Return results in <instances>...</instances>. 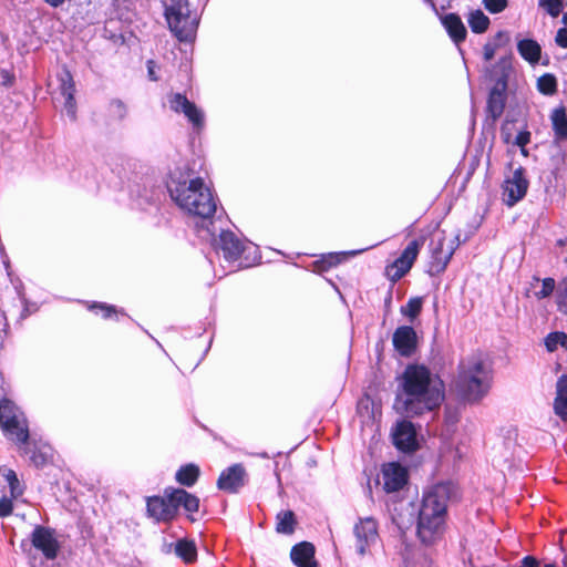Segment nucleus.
I'll return each mask as SVG.
<instances>
[{"label":"nucleus","instance_id":"nucleus-1","mask_svg":"<svg viewBox=\"0 0 567 567\" xmlns=\"http://www.w3.org/2000/svg\"><path fill=\"white\" fill-rule=\"evenodd\" d=\"M401 389L394 408L406 416L433 411L444 400L443 381L424 365H408L401 377Z\"/></svg>","mask_w":567,"mask_h":567},{"label":"nucleus","instance_id":"nucleus-2","mask_svg":"<svg viewBox=\"0 0 567 567\" xmlns=\"http://www.w3.org/2000/svg\"><path fill=\"white\" fill-rule=\"evenodd\" d=\"M168 190L172 199L186 214L199 218L202 224L197 226L204 237L213 238L215 229L213 217L217 210V199L212 189L200 177L182 179L172 177L168 182Z\"/></svg>","mask_w":567,"mask_h":567},{"label":"nucleus","instance_id":"nucleus-3","mask_svg":"<svg viewBox=\"0 0 567 567\" xmlns=\"http://www.w3.org/2000/svg\"><path fill=\"white\" fill-rule=\"evenodd\" d=\"M489 369L481 354H473L460 363L456 389L467 401H478L488 391Z\"/></svg>","mask_w":567,"mask_h":567},{"label":"nucleus","instance_id":"nucleus-4","mask_svg":"<svg viewBox=\"0 0 567 567\" xmlns=\"http://www.w3.org/2000/svg\"><path fill=\"white\" fill-rule=\"evenodd\" d=\"M165 18L169 30L179 41H192L195 38L198 18L186 1H173L166 6Z\"/></svg>","mask_w":567,"mask_h":567},{"label":"nucleus","instance_id":"nucleus-5","mask_svg":"<svg viewBox=\"0 0 567 567\" xmlns=\"http://www.w3.org/2000/svg\"><path fill=\"white\" fill-rule=\"evenodd\" d=\"M0 427L12 441L24 444L29 430L23 413L9 400L0 401Z\"/></svg>","mask_w":567,"mask_h":567},{"label":"nucleus","instance_id":"nucleus-6","mask_svg":"<svg viewBox=\"0 0 567 567\" xmlns=\"http://www.w3.org/2000/svg\"><path fill=\"white\" fill-rule=\"evenodd\" d=\"M458 245V235L447 237L444 230H439L433 235L430 244L433 272L441 274L445 270Z\"/></svg>","mask_w":567,"mask_h":567},{"label":"nucleus","instance_id":"nucleus-7","mask_svg":"<svg viewBox=\"0 0 567 567\" xmlns=\"http://www.w3.org/2000/svg\"><path fill=\"white\" fill-rule=\"evenodd\" d=\"M447 514L419 511L417 536L425 545L441 539L445 532Z\"/></svg>","mask_w":567,"mask_h":567},{"label":"nucleus","instance_id":"nucleus-8","mask_svg":"<svg viewBox=\"0 0 567 567\" xmlns=\"http://www.w3.org/2000/svg\"><path fill=\"white\" fill-rule=\"evenodd\" d=\"M455 495L450 483H439L424 491L420 511L447 514L449 504Z\"/></svg>","mask_w":567,"mask_h":567},{"label":"nucleus","instance_id":"nucleus-9","mask_svg":"<svg viewBox=\"0 0 567 567\" xmlns=\"http://www.w3.org/2000/svg\"><path fill=\"white\" fill-rule=\"evenodd\" d=\"M424 244V239H414L404 248L401 255L390 265L385 267V276L392 282H396L404 277L412 268L420 250Z\"/></svg>","mask_w":567,"mask_h":567},{"label":"nucleus","instance_id":"nucleus-10","mask_svg":"<svg viewBox=\"0 0 567 567\" xmlns=\"http://www.w3.org/2000/svg\"><path fill=\"white\" fill-rule=\"evenodd\" d=\"M355 548L364 556L379 539L378 523L372 517L360 518L353 526Z\"/></svg>","mask_w":567,"mask_h":567},{"label":"nucleus","instance_id":"nucleus-11","mask_svg":"<svg viewBox=\"0 0 567 567\" xmlns=\"http://www.w3.org/2000/svg\"><path fill=\"white\" fill-rule=\"evenodd\" d=\"M529 182L525 176L523 167L516 168L511 176H507L503 183V200L512 207L522 200L528 189Z\"/></svg>","mask_w":567,"mask_h":567},{"label":"nucleus","instance_id":"nucleus-12","mask_svg":"<svg viewBox=\"0 0 567 567\" xmlns=\"http://www.w3.org/2000/svg\"><path fill=\"white\" fill-rule=\"evenodd\" d=\"M218 247L224 254L225 259L229 261L238 260L244 254H247L246 259L251 254H256L257 247L251 243H244L233 231H221L219 235Z\"/></svg>","mask_w":567,"mask_h":567},{"label":"nucleus","instance_id":"nucleus-13","mask_svg":"<svg viewBox=\"0 0 567 567\" xmlns=\"http://www.w3.org/2000/svg\"><path fill=\"white\" fill-rule=\"evenodd\" d=\"M167 103L173 112L184 114L196 130H200L204 126V113L185 95L181 93H169L167 95Z\"/></svg>","mask_w":567,"mask_h":567},{"label":"nucleus","instance_id":"nucleus-14","mask_svg":"<svg viewBox=\"0 0 567 567\" xmlns=\"http://www.w3.org/2000/svg\"><path fill=\"white\" fill-rule=\"evenodd\" d=\"M147 514L156 522H168L172 520L177 512L175 502L172 496V488H167L164 492V496H151L147 497Z\"/></svg>","mask_w":567,"mask_h":567},{"label":"nucleus","instance_id":"nucleus-15","mask_svg":"<svg viewBox=\"0 0 567 567\" xmlns=\"http://www.w3.org/2000/svg\"><path fill=\"white\" fill-rule=\"evenodd\" d=\"M393 444L403 452H413L417 449L416 431L406 420L396 423L392 431Z\"/></svg>","mask_w":567,"mask_h":567},{"label":"nucleus","instance_id":"nucleus-16","mask_svg":"<svg viewBox=\"0 0 567 567\" xmlns=\"http://www.w3.org/2000/svg\"><path fill=\"white\" fill-rule=\"evenodd\" d=\"M246 477L245 467L241 464H234L220 473L217 487L227 493H236L246 484Z\"/></svg>","mask_w":567,"mask_h":567},{"label":"nucleus","instance_id":"nucleus-17","mask_svg":"<svg viewBox=\"0 0 567 567\" xmlns=\"http://www.w3.org/2000/svg\"><path fill=\"white\" fill-rule=\"evenodd\" d=\"M32 545L42 551L48 559H54L59 551V544L53 532L43 526H37L31 536Z\"/></svg>","mask_w":567,"mask_h":567},{"label":"nucleus","instance_id":"nucleus-18","mask_svg":"<svg viewBox=\"0 0 567 567\" xmlns=\"http://www.w3.org/2000/svg\"><path fill=\"white\" fill-rule=\"evenodd\" d=\"M383 487L386 492H396L408 482V471L399 463H388L382 468Z\"/></svg>","mask_w":567,"mask_h":567},{"label":"nucleus","instance_id":"nucleus-19","mask_svg":"<svg viewBox=\"0 0 567 567\" xmlns=\"http://www.w3.org/2000/svg\"><path fill=\"white\" fill-rule=\"evenodd\" d=\"M60 93L64 97V112L74 121L76 118V102L74 99L75 83L71 72L66 69L59 75Z\"/></svg>","mask_w":567,"mask_h":567},{"label":"nucleus","instance_id":"nucleus-20","mask_svg":"<svg viewBox=\"0 0 567 567\" xmlns=\"http://www.w3.org/2000/svg\"><path fill=\"white\" fill-rule=\"evenodd\" d=\"M392 341L401 355L409 357L416 349L417 336L412 327L402 326L394 331Z\"/></svg>","mask_w":567,"mask_h":567},{"label":"nucleus","instance_id":"nucleus-21","mask_svg":"<svg viewBox=\"0 0 567 567\" xmlns=\"http://www.w3.org/2000/svg\"><path fill=\"white\" fill-rule=\"evenodd\" d=\"M291 560L298 567H317L315 561V547L312 544L302 542L292 547Z\"/></svg>","mask_w":567,"mask_h":567},{"label":"nucleus","instance_id":"nucleus-22","mask_svg":"<svg viewBox=\"0 0 567 567\" xmlns=\"http://www.w3.org/2000/svg\"><path fill=\"white\" fill-rule=\"evenodd\" d=\"M550 122L555 142L567 141V112L565 106H558L551 111Z\"/></svg>","mask_w":567,"mask_h":567},{"label":"nucleus","instance_id":"nucleus-23","mask_svg":"<svg viewBox=\"0 0 567 567\" xmlns=\"http://www.w3.org/2000/svg\"><path fill=\"white\" fill-rule=\"evenodd\" d=\"M554 411L561 420H567V375H561L556 384Z\"/></svg>","mask_w":567,"mask_h":567},{"label":"nucleus","instance_id":"nucleus-24","mask_svg":"<svg viewBox=\"0 0 567 567\" xmlns=\"http://www.w3.org/2000/svg\"><path fill=\"white\" fill-rule=\"evenodd\" d=\"M173 501L175 502L176 512L182 506L188 513H195L199 508V499L197 496L182 488H172Z\"/></svg>","mask_w":567,"mask_h":567},{"label":"nucleus","instance_id":"nucleus-25","mask_svg":"<svg viewBox=\"0 0 567 567\" xmlns=\"http://www.w3.org/2000/svg\"><path fill=\"white\" fill-rule=\"evenodd\" d=\"M442 23L455 43L465 40L466 29L458 16L454 13L446 14L442 18Z\"/></svg>","mask_w":567,"mask_h":567},{"label":"nucleus","instance_id":"nucleus-26","mask_svg":"<svg viewBox=\"0 0 567 567\" xmlns=\"http://www.w3.org/2000/svg\"><path fill=\"white\" fill-rule=\"evenodd\" d=\"M519 54L529 63L536 64L540 59V45L530 39L522 40L517 44Z\"/></svg>","mask_w":567,"mask_h":567},{"label":"nucleus","instance_id":"nucleus-27","mask_svg":"<svg viewBox=\"0 0 567 567\" xmlns=\"http://www.w3.org/2000/svg\"><path fill=\"white\" fill-rule=\"evenodd\" d=\"M199 477V467L195 464L182 466L175 475L177 483L184 486H193Z\"/></svg>","mask_w":567,"mask_h":567},{"label":"nucleus","instance_id":"nucleus-28","mask_svg":"<svg viewBox=\"0 0 567 567\" xmlns=\"http://www.w3.org/2000/svg\"><path fill=\"white\" fill-rule=\"evenodd\" d=\"M505 107V94L498 89H493L489 93L487 101V110L492 117L496 120L499 117Z\"/></svg>","mask_w":567,"mask_h":567},{"label":"nucleus","instance_id":"nucleus-29","mask_svg":"<svg viewBox=\"0 0 567 567\" xmlns=\"http://www.w3.org/2000/svg\"><path fill=\"white\" fill-rule=\"evenodd\" d=\"M175 554L185 563H193L197 557L196 545L193 540L179 539L175 544Z\"/></svg>","mask_w":567,"mask_h":567},{"label":"nucleus","instance_id":"nucleus-30","mask_svg":"<svg viewBox=\"0 0 567 567\" xmlns=\"http://www.w3.org/2000/svg\"><path fill=\"white\" fill-rule=\"evenodd\" d=\"M276 532L279 534H292L295 530L296 518L291 511H281L277 514Z\"/></svg>","mask_w":567,"mask_h":567},{"label":"nucleus","instance_id":"nucleus-31","mask_svg":"<svg viewBox=\"0 0 567 567\" xmlns=\"http://www.w3.org/2000/svg\"><path fill=\"white\" fill-rule=\"evenodd\" d=\"M468 24L473 32L483 33L488 29L489 19L483 11L476 10L470 13Z\"/></svg>","mask_w":567,"mask_h":567},{"label":"nucleus","instance_id":"nucleus-32","mask_svg":"<svg viewBox=\"0 0 567 567\" xmlns=\"http://www.w3.org/2000/svg\"><path fill=\"white\" fill-rule=\"evenodd\" d=\"M3 477L6 478L9 487H10V494L12 498H17L22 495L23 487L20 484L18 476L13 470L6 468L3 470Z\"/></svg>","mask_w":567,"mask_h":567},{"label":"nucleus","instance_id":"nucleus-33","mask_svg":"<svg viewBox=\"0 0 567 567\" xmlns=\"http://www.w3.org/2000/svg\"><path fill=\"white\" fill-rule=\"evenodd\" d=\"M545 346L549 352L557 350L559 346L567 349V334L560 331L551 332L546 337Z\"/></svg>","mask_w":567,"mask_h":567},{"label":"nucleus","instance_id":"nucleus-34","mask_svg":"<svg viewBox=\"0 0 567 567\" xmlns=\"http://www.w3.org/2000/svg\"><path fill=\"white\" fill-rule=\"evenodd\" d=\"M537 87L539 92L546 95L554 94L557 89V82L554 75L544 74L537 80Z\"/></svg>","mask_w":567,"mask_h":567},{"label":"nucleus","instance_id":"nucleus-35","mask_svg":"<svg viewBox=\"0 0 567 567\" xmlns=\"http://www.w3.org/2000/svg\"><path fill=\"white\" fill-rule=\"evenodd\" d=\"M556 303L558 311L567 316V277L564 278L558 285Z\"/></svg>","mask_w":567,"mask_h":567},{"label":"nucleus","instance_id":"nucleus-36","mask_svg":"<svg viewBox=\"0 0 567 567\" xmlns=\"http://www.w3.org/2000/svg\"><path fill=\"white\" fill-rule=\"evenodd\" d=\"M536 282H540L542 287L539 290L534 291V296L537 300L549 297L555 290V280L553 278H545L542 281L538 278H534Z\"/></svg>","mask_w":567,"mask_h":567},{"label":"nucleus","instance_id":"nucleus-37","mask_svg":"<svg viewBox=\"0 0 567 567\" xmlns=\"http://www.w3.org/2000/svg\"><path fill=\"white\" fill-rule=\"evenodd\" d=\"M538 6L543 8L550 17L557 18L564 7V0H539Z\"/></svg>","mask_w":567,"mask_h":567},{"label":"nucleus","instance_id":"nucleus-38","mask_svg":"<svg viewBox=\"0 0 567 567\" xmlns=\"http://www.w3.org/2000/svg\"><path fill=\"white\" fill-rule=\"evenodd\" d=\"M422 309L421 298H411L408 303L401 308L402 315L409 317L411 320L415 319Z\"/></svg>","mask_w":567,"mask_h":567},{"label":"nucleus","instance_id":"nucleus-39","mask_svg":"<svg viewBox=\"0 0 567 567\" xmlns=\"http://www.w3.org/2000/svg\"><path fill=\"white\" fill-rule=\"evenodd\" d=\"M484 8L492 14L503 12L507 6L508 0H483Z\"/></svg>","mask_w":567,"mask_h":567},{"label":"nucleus","instance_id":"nucleus-40","mask_svg":"<svg viewBox=\"0 0 567 567\" xmlns=\"http://www.w3.org/2000/svg\"><path fill=\"white\" fill-rule=\"evenodd\" d=\"M12 512V502L7 497L0 499V517L9 516Z\"/></svg>","mask_w":567,"mask_h":567},{"label":"nucleus","instance_id":"nucleus-41","mask_svg":"<svg viewBox=\"0 0 567 567\" xmlns=\"http://www.w3.org/2000/svg\"><path fill=\"white\" fill-rule=\"evenodd\" d=\"M530 142V132L522 131L515 138V144L519 147H525Z\"/></svg>","mask_w":567,"mask_h":567},{"label":"nucleus","instance_id":"nucleus-42","mask_svg":"<svg viewBox=\"0 0 567 567\" xmlns=\"http://www.w3.org/2000/svg\"><path fill=\"white\" fill-rule=\"evenodd\" d=\"M555 42L560 48H567V28H561L557 31Z\"/></svg>","mask_w":567,"mask_h":567},{"label":"nucleus","instance_id":"nucleus-43","mask_svg":"<svg viewBox=\"0 0 567 567\" xmlns=\"http://www.w3.org/2000/svg\"><path fill=\"white\" fill-rule=\"evenodd\" d=\"M522 567H556L554 564H542L534 557L527 556L523 559Z\"/></svg>","mask_w":567,"mask_h":567},{"label":"nucleus","instance_id":"nucleus-44","mask_svg":"<svg viewBox=\"0 0 567 567\" xmlns=\"http://www.w3.org/2000/svg\"><path fill=\"white\" fill-rule=\"evenodd\" d=\"M92 308L100 309L102 311V316L104 318H110L112 316V313H115V309L112 306H107V305H95Z\"/></svg>","mask_w":567,"mask_h":567},{"label":"nucleus","instance_id":"nucleus-45","mask_svg":"<svg viewBox=\"0 0 567 567\" xmlns=\"http://www.w3.org/2000/svg\"><path fill=\"white\" fill-rule=\"evenodd\" d=\"M31 460L35 466H42L47 463L48 457H47L45 453L40 452V453H33V455L31 456Z\"/></svg>","mask_w":567,"mask_h":567},{"label":"nucleus","instance_id":"nucleus-46","mask_svg":"<svg viewBox=\"0 0 567 567\" xmlns=\"http://www.w3.org/2000/svg\"><path fill=\"white\" fill-rule=\"evenodd\" d=\"M484 59L491 61L495 55V45L487 43L484 45Z\"/></svg>","mask_w":567,"mask_h":567},{"label":"nucleus","instance_id":"nucleus-47","mask_svg":"<svg viewBox=\"0 0 567 567\" xmlns=\"http://www.w3.org/2000/svg\"><path fill=\"white\" fill-rule=\"evenodd\" d=\"M154 68H155V63H154V61L150 60V61L147 62L148 76H150V79H151L152 81H157V80H158V78H157V76H156V74H155V70H154Z\"/></svg>","mask_w":567,"mask_h":567},{"label":"nucleus","instance_id":"nucleus-48","mask_svg":"<svg viewBox=\"0 0 567 567\" xmlns=\"http://www.w3.org/2000/svg\"><path fill=\"white\" fill-rule=\"evenodd\" d=\"M112 106L116 109V111L118 112V114L121 116L124 115V113H125V105L121 101H114L112 103Z\"/></svg>","mask_w":567,"mask_h":567},{"label":"nucleus","instance_id":"nucleus-49","mask_svg":"<svg viewBox=\"0 0 567 567\" xmlns=\"http://www.w3.org/2000/svg\"><path fill=\"white\" fill-rule=\"evenodd\" d=\"M49 6L53 7V8H58L60 6H62L65 0H44Z\"/></svg>","mask_w":567,"mask_h":567},{"label":"nucleus","instance_id":"nucleus-50","mask_svg":"<svg viewBox=\"0 0 567 567\" xmlns=\"http://www.w3.org/2000/svg\"><path fill=\"white\" fill-rule=\"evenodd\" d=\"M328 262H329V266L336 265L337 262H339L338 256L330 255Z\"/></svg>","mask_w":567,"mask_h":567},{"label":"nucleus","instance_id":"nucleus-51","mask_svg":"<svg viewBox=\"0 0 567 567\" xmlns=\"http://www.w3.org/2000/svg\"><path fill=\"white\" fill-rule=\"evenodd\" d=\"M368 248H363V249H359V250H353V251H349L348 254L351 255V256H354V255H358L360 252H363L365 251Z\"/></svg>","mask_w":567,"mask_h":567},{"label":"nucleus","instance_id":"nucleus-52","mask_svg":"<svg viewBox=\"0 0 567 567\" xmlns=\"http://www.w3.org/2000/svg\"><path fill=\"white\" fill-rule=\"evenodd\" d=\"M563 23L567 25V14H564V17H563Z\"/></svg>","mask_w":567,"mask_h":567},{"label":"nucleus","instance_id":"nucleus-53","mask_svg":"<svg viewBox=\"0 0 567 567\" xmlns=\"http://www.w3.org/2000/svg\"><path fill=\"white\" fill-rule=\"evenodd\" d=\"M520 151H522V154H523V155H525V156L527 155V151H526V148H525V147H520Z\"/></svg>","mask_w":567,"mask_h":567},{"label":"nucleus","instance_id":"nucleus-54","mask_svg":"<svg viewBox=\"0 0 567 567\" xmlns=\"http://www.w3.org/2000/svg\"><path fill=\"white\" fill-rule=\"evenodd\" d=\"M564 567H567V557L564 559Z\"/></svg>","mask_w":567,"mask_h":567}]
</instances>
